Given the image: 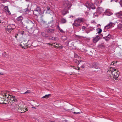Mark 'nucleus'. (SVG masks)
<instances>
[{
	"label": "nucleus",
	"instance_id": "nucleus-1",
	"mask_svg": "<svg viewBox=\"0 0 122 122\" xmlns=\"http://www.w3.org/2000/svg\"><path fill=\"white\" fill-rule=\"evenodd\" d=\"M110 68V70L107 71L108 73H110L111 74H112L113 78L116 80H118V77L119 76L118 72L119 71L117 70V71H116L117 69H115L112 67Z\"/></svg>",
	"mask_w": 122,
	"mask_h": 122
},
{
	"label": "nucleus",
	"instance_id": "nucleus-2",
	"mask_svg": "<svg viewBox=\"0 0 122 122\" xmlns=\"http://www.w3.org/2000/svg\"><path fill=\"white\" fill-rule=\"evenodd\" d=\"M33 22H34V21L33 22L29 19L26 20V23L27 25V27H28L29 29L32 28L34 25V23Z\"/></svg>",
	"mask_w": 122,
	"mask_h": 122
},
{
	"label": "nucleus",
	"instance_id": "nucleus-3",
	"mask_svg": "<svg viewBox=\"0 0 122 122\" xmlns=\"http://www.w3.org/2000/svg\"><path fill=\"white\" fill-rule=\"evenodd\" d=\"M70 2L67 0L64 1L63 2V5L65 8L69 9L71 7Z\"/></svg>",
	"mask_w": 122,
	"mask_h": 122
},
{
	"label": "nucleus",
	"instance_id": "nucleus-4",
	"mask_svg": "<svg viewBox=\"0 0 122 122\" xmlns=\"http://www.w3.org/2000/svg\"><path fill=\"white\" fill-rule=\"evenodd\" d=\"M34 14L36 15H38L39 14L41 15L42 13L41 11V9L40 7H37L36 9L33 11Z\"/></svg>",
	"mask_w": 122,
	"mask_h": 122
},
{
	"label": "nucleus",
	"instance_id": "nucleus-5",
	"mask_svg": "<svg viewBox=\"0 0 122 122\" xmlns=\"http://www.w3.org/2000/svg\"><path fill=\"white\" fill-rule=\"evenodd\" d=\"M86 5L88 8H91L92 9H95V6L94 4L91 3L87 2L86 4Z\"/></svg>",
	"mask_w": 122,
	"mask_h": 122
},
{
	"label": "nucleus",
	"instance_id": "nucleus-6",
	"mask_svg": "<svg viewBox=\"0 0 122 122\" xmlns=\"http://www.w3.org/2000/svg\"><path fill=\"white\" fill-rule=\"evenodd\" d=\"M15 97H14L12 96H8V98H9L10 102L11 103H13L14 102H16L17 100L15 98Z\"/></svg>",
	"mask_w": 122,
	"mask_h": 122
},
{
	"label": "nucleus",
	"instance_id": "nucleus-7",
	"mask_svg": "<svg viewBox=\"0 0 122 122\" xmlns=\"http://www.w3.org/2000/svg\"><path fill=\"white\" fill-rule=\"evenodd\" d=\"M111 37V35L107 33L106 36L103 37V38L105 39L106 41H109Z\"/></svg>",
	"mask_w": 122,
	"mask_h": 122
},
{
	"label": "nucleus",
	"instance_id": "nucleus-8",
	"mask_svg": "<svg viewBox=\"0 0 122 122\" xmlns=\"http://www.w3.org/2000/svg\"><path fill=\"white\" fill-rule=\"evenodd\" d=\"M75 22L80 23L81 22H84L85 21V20L84 18H78L76 20H75Z\"/></svg>",
	"mask_w": 122,
	"mask_h": 122
},
{
	"label": "nucleus",
	"instance_id": "nucleus-9",
	"mask_svg": "<svg viewBox=\"0 0 122 122\" xmlns=\"http://www.w3.org/2000/svg\"><path fill=\"white\" fill-rule=\"evenodd\" d=\"M46 32L49 33H53L55 32V29H46L45 30Z\"/></svg>",
	"mask_w": 122,
	"mask_h": 122
},
{
	"label": "nucleus",
	"instance_id": "nucleus-10",
	"mask_svg": "<svg viewBox=\"0 0 122 122\" xmlns=\"http://www.w3.org/2000/svg\"><path fill=\"white\" fill-rule=\"evenodd\" d=\"M114 26V23H113L111 22L107 25L105 26L104 28L106 29H107L110 27H112Z\"/></svg>",
	"mask_w": 122,
	"mask_h": 122
},
{
	"label": "nucleus",
	"instance_id": "nucleus-11",
	"mask_svg": "<svg viewBox=\"0 0 122 122\" xmlns=\"http://www.w3.org/2000/svg\"><path fill=\"white\" fill-rule=\"evenodd\" d=\"M115 15L118 18H122V11L116 13Z\"/></svg>",
	"mask_w": 122,
	"mask_h": 122
},
{
	"label": "nucleus",
	"instance_id": "nucleus-12",
	"mask_svg": "<svg viewBox=\"0 0 122 122\" xmlns=\"http://www.w3.org/2000/svg\"><path fill=\"white\" fill-rule=\"evenodd\" d=\"M100 39V37L98 35L93 39V42L94 43H96Z\"/></svg>",
	"mask_w": 122,
	"mask_h": 122
},
{
	"label": "nucleus",
	"instance_id": "nucleus-13",
	"mask_svg": "<svg viewBox=\"0 0 122 122\" xmlns=\"http://www.w3.org/2000/svg\"><path fill=\"white\" fill-rule=\"evenodd\" d=\"M68 9L65 8L62 12V14L64 15L67 13H68Z\"/></svg>",
	"mask_w": 122,
	"mask_h": 122
},
{
	"label": "nucleus",
	"instance_id": "nucleus-14",
	"mask_svg": "<svg viewBox=\"0 0 122 122\" xmlns=\"http://www.w3.org/2000/svg\"><path fill=\"white\" fill-rule=\"evenodd\" d=\"M91 67L94 68L96 69L99 68V66L97 63H94L92 64Z\"/></svg>",
	"mask_w": 122,
	"mask_h": 122
},
{
	"label": "nucleus",
	"instance_id": "nucleus-15",
	"mask_svg": "<svg viewBox=\"0 0 122 122\" xmlns=\"http://www.w3.org/2000/svg\"><path fill=\"white\" fill-rule=\"evenodd\" d=\"M23 18L22 16H20L18 17L16 19V20L18 21L21 23L22 22V21L23 19Z\"/></svg>",
	"mask_w": 122,
	"mask_h": 122
},
{
	"label": "nucleus",
	"instance_id": "nucleus-16",
	"mask_svg": "<svg viewBox=\"0 0 122 122\" xmlns=\"http://www.w3.org/2000/svg\"><path fill=\"white\" fill-rule=\"evenodd\" d=\"M101 2L100 0H95L94 1V3L97 5H99Z\"/></svg>",
	"mask_w": 122,
	"mask_h": 122
},
{
	"label": "nucleus",
	"instance_id": "nucleus-17",
	"mask_svg": "<svg viewBox=\"0 0 122 122\" xmlns=\"http://www.w3.org/2000/svg\"><path fill=\"white\" fill-rule=\"evenodd\" d=\"M53 20L52 19L51 21H49L48 22H47L46 21H45L42 20L41 22L43 24H47V23L48 24H50L52 23L53 22Z\"/></svg>",
	"mask_w": 122,
	"mask_h": 122
},
{
	"label": "nucleus",
	"instance_id": "nucleus-18",
	"mask_svg": "<svg viewBox=\"0 0 122 122\" xmlns=\"http://www.w3.org/2000/svg\"><path fill=\"white\" fill-rule=\"evenodd\" d=\"M5 98H0V104H7V103L5 102Z\"/></svg>",
	"mask_w": 122,
	"mask_h": 122
},
{
	"label": "nucleus",
	"instance_id": "nucleus-19",
	"mask_svg": "<svg viewBox=\"0 0 122 122\" xmlns=\"http://www.w3.org/2000/svg\"><path fill=\"white\" fill-rule=\"evenodd\" d=\"M77 22H75V20L74 23L73 24V26H75L76 27H78L80 25V24L79 23H77Z\"/></svg>",
	"mask_w": 122,
	"mask_h": 122
},
{
	"label": "nucleus",
	"instance_id": "nucleus-20",
	"mask_svg": "<svg viewBox=\"0 0 122 122\" xmlns=\"http://www.w3.org/2000/svg\"><path fill=\"white\" fill-rule=\"evenodd\" d=\"M61 22L62 23H65L66 22V20L65 19L63 18L61 19Z\"/></svg>",
	"mask_w": 122,
	"mask_h": 122
},
{
	"label": "nucleus",
	"instance_id": "nucleus-21",
	"mask_svg": "<svg viewBox=\"0 0 122 122\" xmlns=\"http://www.w3.org/2000/svg\"><path fill=\"white\" fill-rule=\"evenodd\" d=\"M13 28H8L7 27L6 28V30H7L8 31L10 32H11V31L12 30H13Z\"/></svg>",
	"mask_w": 122,
	"mask_h": 122
},
{
	"label": "nucleus",
	"instance_id": "nucleus-22",
	"mask_svg": "<svg viewBox=\"0 0 122 122\" xmlns=\"http://www.w3.org/2000/svg\"><path fill=\"white\" fill-rule=\"evenodd\" d=\"M51 96L50 94H48L45 95V96L42 97V98H48Z\"/></svg>",
	"mask_w": 122,
	"mask_h": 122
},
{
	"label": "nucleus",
	"instance_id": "nucleus-23",
	"mask_svg": "<svg viewBox=\"0 0 122 122\" xmlns=\"http://www.w3.org/2000/svg\"><path fill=\"white\" fill-rule=\"evenodd\" d=\"M61 38L63 41H65L67 39V37L65 36H62L61 37Z\"/></svg>",
	"mask_w": 122,
	"mask_h": 122
},
{
	"label": "nucleus",
	"instance_id": "nucleus-24",
	"mask_svg": "<svg viewBox=\"0 0 122 122\" xmlns=\"http://www.w3.org/2000/svg\"><path fill=\"white\" fill-rule=\"evenodd\" d=\"M23 108V107H19L17 109V111L20 113L22 112V109Z\"/></svg>",
	"mask_w": 122,
	"mask_h": 122
},
{
	"label": "nucleus",
	"instance_id": "nucleus-25",
	"mask_svg": "<svg viewBox=\"0 0 122 122\" xmlns=\"http://www.w3.org/2000/svg\"><path fill=\"white\" fill-rule=\"evenodd\" d=\"M51 40L54 41H56L58 40V38L57 37H53L51 38Z\"/></svg>",
	"mask_w": 122,
	"mask_h": 122
},
{
	"label": "nucleus",
	"instance_id": "nucleus-26",
	"mask_svg": "<svg viewBox=\"0 0 122 122\" xmlns=\"http://www.w3.org/2000/svg\"><path fill=\"white\" fill-rule=\"evenodd\" d=\"M97 31H98V32L97 33L100 34L102 32V30L101 28H98L97 29Z\"/></svg>",
	"mask_w": 122,
	"mask_h": 122
},
{
	"label": "nucleus",
	"instance_id": "nucleus-27",
	"mask_svg": "<svg viewBox=\"0 0 122 122\" xmlns=\"http://www.w3.org/2000/svg\"><path fill=\"white\" fill-rule=\"evenodd\" d=\"M24 11H25L26 13H27L30 11V10L27 8L26 9H24Z\"/></svg>",
	"mask_w": 122,
	"mask_h": 122
},
{
	"label": "nucleus",
	"instance_id": "nucleus-28",
	"mask_svg": "<svg viewBox=\"0 0 122 122\" xmlns=\"http://www.w3.org/2000/svg\"><path fill=\"white\" fill-rule=\"evenodd\" d=\"M26 109H27V108H26L25 109H24V108L23 107V108L22 109V112H21V113H24L27 110Z\"/></svg>",
	"mask_w": 122,
	"mask_h": 122
},
{
	"label": "nucleus",
	"instance_id": "nucleus-29",
	"mask_svg": "<svg viewBox=\"0 0 122 122\" xmlns=\"http://www.w3.org/2000/svg\"><path fill=\"white\" fill-rule=\"evenodd\" d=\"M31 91L30 90H27L26 92L23 93H22V94H27L29 93H30Z\"/></svg>",
	"mask_w": 122,
	"mask_h": 122
},
{
	"label": "nucleus",
	"instance_id": "nucleus-30",
	"mask_svg": "<svg viewBox=\"0 0 122 122\" xmlns=\"http://www.w3.org/2000/svg\"><path fill=\"white\" fill-rule=\"evenodd\" d=\"M8 98V97H7V98H6L5 99V101H6L7 102L6 103H7L8 102H10V100L9 98Z\"/></svg>",
	"mask_w": 122,
	"mask_h": 122
},
{
	"label": "nucleus",
	"instance_id": "nucleus-31",
	"mask_svg": "<svg viewBox=\"0 0 122 122\" xmlns=\"http://www.w3.org/2000/svg\"><path fill=\"white\" fill-rule=\"evenodd\" d=\"M105 29H105L104 28V32L105 33H104V34L105 35V36H106L107 35V33H108V31H107L106 30H105Z\"/></svg>",
	"mask_w": 122,
	"mask_h": 122
},
{
	"label": "nucleus",
	"instance_id": "nucleus-32",
	"mask_svg": "<svg viewBox=\"0 0 122 122\" xmlns=\"http://www.w3.org/2000/svg\"><path fill=\"white\" fill-rule=\"evenodd\" d=\"M98 10L99 12H101L103 11V10L102 9V7H99L98 9Z\"/></svg>",
	"mask_w": 122,
	"mask_h": 122
},
{
	"label": "nucleus",
	"instance_id": "nucleus-33",
	"mask_svg": "<svg viewBox=\"0 0 122 122\" xmlns=\"http://www.w3.org/2000/svg\"><path fill=\"white\" fill-rule=\"evenodd\" d=\"M4 9H5V10L6 11H7V10H8L9 9L7 6H5L4 7Z\"/></svg>",
	"mask_w": 122,
	"mask_h": 122
},
{
	"label": "nucleus",
	"instance_id": "nucleus-34",
	"mask_svg": "<svg viewBox=\"0 0 122 122\" xmlns=\"http://www.w3.org/2000/svg\"><path fill=\"white\" fill-rule=\"evenodd\" d=\"M81 61H78L76 60L75 61L76 63H77L78 65H79L80 62H81Z\"/></svg>",
	"mask_w": 122,
	"mask_h": 122
},
{
	"label": "nucleus",
	"instance_id": "nucleus-35",
	"mask_svg": "<svg viewBox=\"0 0 122 122\" xmlns=\"http://www.w3.org/2000/svg\"><path fill=\"white\" fill-rule=\"evenodd\" d=\"M58 27L59 29V30H60V31L61 32H63V31L61 29L60 27H59V26H58Z\"/></svg>",
	"mask_w": 122,
	"mask_h": 122
},
{
	"label": "nucleus",
	"instance_id": "nucleus-36",
	"mask_svg": "<svg viewBox=\"0 0 122 122\" xmlns=\"http://www.w3.org/2000/svg\"><path fill=\"white\" fill-rule=\"evenodd\" d=\"M6 93H3V97H4V96L6 98H7V97H8L7 96V95H6Z\"/></svg>",
	"mask_w": 122,
	"mask_h": 122
},
{
	"label": "nucleus",
	"instance_id": "nucleus-37",
	"mask_svg": "<svg viewBox=\"0 0 122 122\" xmlns=\"http://www.w3.org/2000/svg\"><path fill=\"white\" fill-rule=\"evenodd\" d=\"M54 47L55 48H56L57 47H59V48H62L63 47V46H54Z\"/></svg>",
	"mask_w": 122,
	"mask_h": 122
},
{
	"label": "nucleus",
	"instance_id": "nucleus-38",
	"mask_svg": "<svg viewBox=\"0 0 122 122\" xmlns=\"http://www.w3.org/2000/svg\"><path fill=\"white\" fill-rule=\"evenodd\" d=\"M46 34L45 33L43 32H41V34L42 36L44 37H45V35H46Z\"/></svg>",
	"mask_w": 122,
	"mask_h": 122
},
{
	"label": "nucleus",
	"instance_id": "nucleus-39",
	"mask_svg": "<svg viewBox=\"0 0 122 122\" xmlns=\"http://www.w3.org/2000/svg\"><path fill=\"white\" fill-rule=\"evenodd\" d=\"M90 31V30H88L87 29H86L85 30V32L86 33H88Z\"/></svg>",
	"mask_w": 122,
	"mask_h": 122
},
{
	"label": "nucleus",
	"instance_id": "nucleus-40",
	"mask_svg": "<svg viewBox=\"0 0 122 122\" xmlns=\"http://www.w3.org/2000/svg\"><path fill=\"white\" fill-rule=\"evenodd\" d=\"M119 3L121 6L122 7V0H120L119 1Z\"/></svg>",
	"mask_w": 122,
	"mask_h": 122
},
{
	"label": "nucleus",
	"instance_id": "nucleus-41",
	"mask_svg": "<svg viewBox=\"0 0 122 122\" xmlns=\"http://www.w3.org/2000/svg\"><path fill=\"white\" fill-rule=\"evenodd\" d=\"M73 113L74 114H80V112H73Z\"/></svg>",
	"mask_w": 122,
	"mask_h": 122
},
{
	"label": "nucleus",
	"instance_id": "nucleus-42",
	"mask_svg": "<svg viewBox=\"0 0 122 122\" xmlns=\"http://www.w3.org/2000/svg\"><path fill=\"white\" fill-rule=\"evenodd\" d=\"M82 29L83 30H85L86 29V28L84 26H83L82 27Z\"/></svg>",
	"mask_w": 122,
	"mask_h": 122
},
{
	"label": "nucleus",
	"instance_id": "nucleus-43",
	"mask_svg": "<svg viewBox=\"0 0 122 122\" xmlns=\"http://www.w3.org/2000/svg\"><path fill=\"white\" fill-rule=\"evenodd\" d=\"M71 41V39H70L69 40H68L66 42H67V46H68L69 43L70 41Z\"/></svg>",
	"mask_w": 122,
	"mask_h": 122
},
{
	"label": "nucleus",
	"instance_id": "nucleus-44",
	"mask_svg": "<svg viewBox=\"0 0 122 122\" xmlns=\"http://www.w3.org/2000/svg\"><path fill=\"white\" fill-rule=\"evenodd\" d=\"M48 36H49L47 34H46V35H45V37L46 38Z\"/></svg>",
	"mask_w": 122,
	"mask_h": 122
},
{
	"label": "nucleus",
	"instance_id": "nucleus-45",
	"mask_svg": "<svg viewBox=\"0 0 122 122\" xmlns=\"http://www.w3.org/2000/svg\"><path fill=\"white\" fill-rule=\"evenodd\" d=\"M116 63V62H114L113 61L112 62V63H111V65H114V64H115Z\"/></svg>",
	"mask_w": 122,
	"mask_h": 122
},
{
	"label": "nucleus",
	"instance_id": "nucleus-46",
	"mask_svg": "<svg viewBox=\"0 0 122 122\" xmlns=\"http://www.w3.org/2000/svg\"><path fill=\"white\" fill-rule=\"evenodd\" d=\"M7 11V12L9 14H10V13L9 10V9L8 10H7V11Z\"/></svg>",
	"mask_w": 122,
	"mask_h": 122
},
{
	"label": "nucleus",
	"instance_id": "nucleus-47",
	"mask_svg": "<svg viewBox=\"0 0 122 122\" xmlns=\"http://www.w3.org/2000/svg\"><path fill=\"white\" fill-rule=\"evenodd\" d=\"M100 37V36H101V37H102L103 36V35L102 34H99V35H98Z\"/></svg>",
	"mask_w": 122,
	"mask_h": 122
},
{
	"label": "nucleus",
	"instance_id": "nucleus-48",
	"mask_svg": "<svg viewBox=\"0 0 122 122\" xmlns=\"http://www.w3.org/2000/svg\"><path fill=\"white\" fill-rule=\"evenodd\" d=\"M84 66H81V67L82 68H84Z\"/></svg>",
	"mask_w": 122,
	"mask_h": 122
},
{
	"label": "nucleus",
	"instance_id": "nucleus-49",
	"mask_svg": "<svg viewBox=\"0 0 122 122\" xmlns=\"http://www.w3.org/2000/svg\"><path fill=\"white\" fill-rule=\"evenodd\" d=\"M3 75V73H2L0 72V75Z\"/></svg>",
	"mask_w": 122,
	"mask_h": 122
},
{
	"label": "nucleus",
	"instance_id": "nucleus-50",
	"mask_svg": "<svg viewBox=\"0 0 122 122\" xmlns=\"http://www.w3.org/2000/svg\"><path fill=\"white\" fill-rule=\"evenodd\" d=\"M2 1H3L4 2H5L7 0H1Z\"/></svg>",
	"mask_w": 122,
	"mask_h": 122
},
{
	"label": "nucleus",
	"instance_id": "nucleus-51",
	"mask_svg": "<svg viewBox=\"0 0 122 122\" xmlns=\"http://www.w3.org/2000/svg\"><path fill=\"white\" fill-rule=\"evenodd\" d=\"M50 8H47V10H50Z\"/></svg>",
	"mask_w": 122,
	"mask_h": 122
},
{
	"label": "nucleus",
	"instance_id": "nucleus-52",
	"mask_svg": "<svg viewBox=\"0 0 122 122\" xmlns=\"http://www.w3.org/2000/svg\"><path fill=\"white\" fill-rule=\"evenodd\" d=\"M51 37H50L48 38V39H51Z\"/></svg>",
	"mask_w": 122,
	"mask_h": 122
},
{
	"label": "nucleus",
	"instance_id": "nucleus-53",
	"mask_svg": "<svg viewBox=\"0 0 122 122\" xmlns=\"http://www.w3.org/2000/svg\"><path fill=\"white\" fill-rule=\"evenodd\" d=\"M22 44H21L20 45H21V46L22 47V48H23V46H22Z\"/></svg>",
	"mask_w": 122,
	"mask_h": 122
},
{
	"label": "nucleus",
	"instance_id": "nucleus-54",
	"mask_svg": "<svg viewBox=\"0 0 122 122\" xmlns=\"http://www.w3.org/2000/svg\"><path fill=\"white\" fill-rule=\"evenodd\" d=\"M71 67L73 68H74V67H75L74 66H71ZM75 69H76L75 68Z\"/></svg>",
	"mask_w": 122,
	"mask_h": 122
},
{
	"label": "nucleus",
	"instance_id": "nucleus-55",
	"mask_svg": "<svg viewBox=\"0 0 122 122\" xmlns=\"http://www.w3.org/2000/svg\"><path fill=\"white\" fill-rule=\"evenodd\" d=\"M73 17V16L72 15L70 17L71 18H72Z\"/></svg>",
	"mask_w": 122,
	"mask_h": 122
},
{
	"label": "nucleus",
	"instance_id": "nucleus-56",
	"mask_svg": "<svg viewBox=\"0 0 122 122\" xmlns=\"http://www.w3.org/2000/svg\"><path fill=\"white\" fill-rule=\"evenodd\" d=\"M32 108H34V109H36V108L35 107H32Z\"/></svg>",
	"mask_w": 122,
	"mask_h": 122
},
{
	"label": "nucleus",
	"instance_id": "nucleus-57",
	"mask_svg": "<svg viewBox=\"0 0 122 122\" xmlns=\"http://www.w3.org/2000/svg\"><path fill=\"white\" fill-rule=\"evenodd\" d=\"M77 56H77V55H76V56L75 55V57H77Z\"/></svg>",
	"mask_w": 122,
	"mask_h": 122
},
{
	"label": "nucleus",
	"instance_id": "nucleus-58",
	"mask_svg": "<svg viewBox=\"0 0 122 122\" xmlns=\"http://www.w3.org/2000/svg\"><path fill=\"white\" fill-rule=\"evenodd\" d=\"M112 1H113V0H111V2H112Z\"/></svg>",
	"mask_w": 122,
	"mask_h": 122
},
{
	"label": "nucleus",
	"instance_id": "nucleus-59",
	"mask_svg": "<svg viewBox=\"0 0 122 122\" xmlns=\"http://www.w3.org/2000/svg\"><path fill=\"white\" fill-rule=\"evenodd\" d=\"M51 122H55L54 121H51Z\"/></svg>",
	"mask_w": 122,
	"mask_h": 122
},
{
	"label": "nucleus",
	"instance_id": "nucleus-60",
	"mask_svg": "<svg viewBox=\"0 0 122 122\" xmlns=\"http://www.w3.org/2000/svg\"><path fill=\"white\" fill-rule=\"evenodd\" d=\"M15 37L16 38L17 37V36H15Z\"/></svg>",
	"mask_w": 122,
	"mask_h": 122
},
{
	"label": "nucleus",
	"instance_id": "nucleus-61",
	"mask_svg": "<svg viewBox=\"0 0 122 122\" xmlns=\"http://www.w3.org/2000/svg\"><path fill=\"white\" fill-rule=\"evenodd\" d=\"M0 23H1V21H0Z\"/></svg>",
	"mask_w": 122,
	"mask_h": 122
},
{
	"label": "nucleus",
	"instance_id": "nucleus-62",
	"mask_svg": "<svg viewBox=\"0 0 122 122\" xmlns=\"http://www.w3.org/2000/svg\"><path fill=\"white\" fill-rule=\"evenodd\" d=\"M27 47H28V45H27Z\"/></svg>",
	"mask_w": 122,
	"mask_h": 122
},
{
	"label": "nucleus",
	"instance_id": "nucleus-63",
	"mask_svg": "<svg viewBox=\"0 0 122 122\" xmlns=\"http://www.w3.org/2000/svg\"><path fill=\"white\" fill-rule=\"evenodd\" d=\"M48 45H49V44H50V43H48Z\"/></svg>",
	"mask_w": 122,
	"mask_h": 122
},
{
	"label": "nucleus",
	"instance_id": "nucleus-64",
	"mask_svg": "<svg viewBox=\"0 0 122 122\" xmlns=\"http://www.w3.org/2000/svg\"><path fill=\"white\" fill-rule=\"evenodd\" d=\"M6 101H5V102H6Z\"/></svg>",
	"mask_w": 122,
	"mask_h": 122
}]
</instances>
